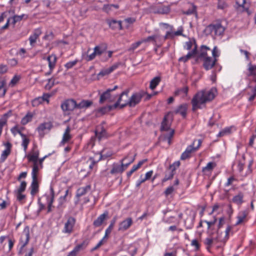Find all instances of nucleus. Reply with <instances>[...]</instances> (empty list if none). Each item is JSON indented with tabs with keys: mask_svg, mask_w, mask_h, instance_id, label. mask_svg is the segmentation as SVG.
Here are the masks:
<instances>
[{
	"mask_svg": "<svg viewBox=\"0 0 256 256\" xmlns=\"http://www.w3.org/2000/svg\"><path fill=\"white\" fill-rule=\"evenodd\" d=\"M54 84V80L52 78L48 79V82L46 86V88L48 89H50Z\"/></svg>",
	"mask_w": 256,
	"mask_h": 256,
	"instance_id": "57",
	"label": "nucleus"
},
{
	"mask_svg": "<svg viewBox=\"0 0 256 256\" xmlns=\"http://www.w3.org/2000/svg\"><path fill=\"white\" fill-rule=\"evenodd\" d=\"M96 54L94 51V52L92 53L87 55L86 58V60L87 61L92 60L96 58Z\"/></svg>",
	"mask_w": 256,
	"mask_h": 256,
	"instance_id": "58",
	"label": "nucleus"
},
{
	"mask_svg": "<svg viewBox=\"0 0 256 256\" xmlns=\"http://www.w3.org/2000/svg\"><path fill=\"white\" fill-rule=\"evenodd\" d=\"M128 156H126L122 160H120V166H122V168H124V171L125 170L128 166L132 163L133 162L134 160V157H131L128 162H126V160L128 158Z\"/></svg>",
	"mask_w": 256,
	"mask_h": 256,
	"instance_id": "26",
	"label": "nucleus"
},
{
	"mask_svg": "<svg viewBox=\"0 0 256 256\" xmlns=\"http://www.w3.org/2000/svg\"><path fill=\"white\" fill-rule=\"evenodd\" d=\"M203 60V66L206 70L212 69L216 64L217 62V58H212L211 57H206Z\"/></svg>",
	"mask_w": 256,
	"mask_h": 256,
	"instance_id": "10",
	"label": "nucleus"
},
{
	"mask_svg": "<svg viewBox=\"0 0 256 256\" xmlns=\"http://www.w3.org/2000/svg\"><path fill=\"white\" fill-rule=\"evenodd\" d=\"M124 172L122 166L118 164H114L112 166V168L110 171V173L112 174H121Z\"/></svg>",
	"mask_w": 256,
	"mask_h": 256,
	"instance_id": "29",
	"label": "nucleus"
},
{
	"mask_svg": "<svg viewBox=\"0 0 256 256\" xmlns=\"http://www.w3.org/2000/svg\"><path fill=\"white\" fill-rule=\"evenodd\" d=\"M4 145L6 146V149L3 151L1 155V160L2 161H4L10 154L12 146V144L10 142H6L4 144Z\"/></svg>",
	"mask_w": 256,
	"mask_h": 256,
	"instance_id": "20",
	"label": "nucleus"
},
{
	"mask_svg": "<svg viewBox=\"0 0 256 256\" xmlns=\"http://www.w3.org/2000/svg\"><path fill=\"white\" fill-rule=\"evenodd\" d=\"M192 45H193V40L192 41L190 40L188 42H186L185 43L184 48H186L187 50H190L192 48Z\"/></svg>",
	"mask_w": 256,
	"mask_h": 256,
	"instance_id": "59",
	"label": "nucleus"
},
{
	"mask_svg": "<svg viewBox=\"0 0 256 256\" xmlns=\"http://www.w3.org/2000/svg\"><path fill=\"white\" fill-rule=\"evenodd\" d=\"M108 212L107 211L104 212L102 214H100L96 220H94L93 224L96 227L100 226L104 220L106 219L108 216Z\"/></svg>",
	"mask_w": 256,
	"mask_h": 256,
	"instance_id": "16",
	"label": "nucleus"
},
{
	"mask_svg": "<svg viewBox=\"0 0 256 256\" xmlns=\"http://www.w3.org/2000/svg\"><path fill=\"white\" fill-rule=\"evenodd\" d=\"M45 196L46 198L48 200V212H50L52 211V204L54 201V188L52 186L50 187V196L46 194Z\"/></svg>",
	"mask_w": 256,
	"mask_h": 256,
	"instance_id": "14",
	"label": "nucleus"
},
{
	"mask_svg": "<svg viewBox=\"0 0 256 256\" xmlns=\"http://www.w3.org/2000/svg\"><path fill=\"white\" fill-rule=\"evenodd\" d=\"M174 130H172L170 133L165 137V140H167L168 141V142L169 144H170V140L171 138H172L174 134Z\"/></svg>",
	"mask_w": 256,
	"mask_h": 256,
	"instance_id": "60",
	"label": "nucleus"
},
{
	"mask_svg": "<svg viewBox=\"0 0 256 256\" xmlns=\"http://www.w3.org/2000/svg\"><path fill=\"white\" fill-rule=\"evenodd\" d=\"M12 111L10 110L8 112L3 114L2 118L0 119V122L4 125H5L7 122L8 118L12 116Z\"/></svg>",
	"mask_w": 256,
	"mask_h": 256,
	"instance_id": "41",
	"label": "nucleus"
},
{
	"mask_svg": "<svg viewBox=\"0 0 256 256\" xmlns=\"http://www.w3.org/2000/svg\"><path fill=\"white\" fill-rule=\"evenodd\" d=\"M210 50V49L208 46L202 45L200 46V52L198 56V58L204 59L206 57H208V56L207 51Z\"/></svg>",
	"mask_w": 256,
	"mask_h": 256,
	"instance_id": "23",
	"label": "nucleus"
},
{
	"mask_svg": "<svg viewBox=\"0 0 256 256\" xmlns=\"http://www.w3.org/2000/svg\"><path fill=\"white\" fill-rule=\"evenodd\" d=\"M105 124V122H102L101 124L97 127L95 131V134L99 140H100L103 138H107L108 137L106 130L103 126V124Z\"/></svg>",
	"mask_w": 256,
	"mask_h": 256,
	"instance_id": "9",
	"label": "nucleus"
},
{
	"mask_svg": "<svg viewBox=\"0 0 256 256\" xmlns=\"http://www.w3.org/2000/svg\"><path fill=\"white\" fill-rule=\"evenodd\" d=\"M170 129V125L168 124L167 121V118L166 116H164L163 121L162 122L161 124V130H165L167 131Z\"/></svg>",
	"mask_w": 256,
	"mask_h": 256,
	"instance_id": "45",
	"label": "nucleus"
},
{
	"mask_svg": "<svg viewBox=\"0 0 256 256\" xmlns=\"http://www.w3.org/2000/svg\"><path fill=\"white\" fill-rule=\"evenodd\" d=\"M188 90L189 88L187 86L177 88L174 92V95L175 96H181L182 98H185L188 95Z\"/></svg>",
	"mask_w": 256,
	"mask_h": 256,
	"instance_id": "19",
	"label": "nucleus"
},
{
	"mask_svg": "<svg viewBox=\"0 0 256 256\" xmlns=\"http://www.w3.org/2000/svg\"><path fill=\"white\" fill-rule=\"evenodd\" d=\"M244 194L242 192H239L237 195L233 197L232 201L238 205H241L244 202Z\"/></svg>",
	"mask_w": 256,
	"mask_h": 256,
	"instance_id": "28",
	"label": "nucleus"
},
{
	"mask_svg": "<svg viewBox=\"0 0 256 256\" xmlns=\"http://www.w3.org/2000/svg\"><path fill=\"white\" fill-rule=\"evenodd\" d=\"M174 37V34L170 32H167L166 33V34L164 36V40H166L168 38H172Z\"/></svg>",
	"mask_w": 256,
	"mask_h": 256,
	"instance_id": "64",
	"label": "nucleus"
},
{
	"mask_svg": "<svg viewBox=\"0 0 256 256\" xmlns=\"http://www.w3.org/2000/svg\"><path fill=\"white\" fill-rule=\"evenodd\" d=\"M225 28L220 22H216L208 26L204 31L208 34H212L213 32L215 35L220 36L223 34Z\"/></svg>",
	"mask_w": 256,
	"mask_h": 256,
	"instance_id": "4",
	"label": "nucleus"
},
{
	"mask_svg": "<svg viewBox=\"0 0 256 256\" xmlns=\"http://www.w3.org/2000/svg\"><path fill=\"white\" fill-rule=\"evenodd\" d=\"M107 22L109 26L114 30L122 29V22L120 20H108Z\"/></svg>",
	"mask_w": 256,
	"mask_h": 256,
	"instance_id": "18",
	"label": "nucleus"
},
{
	"mask_svg": "<svg viewBox=\"0 0 256 256\" xmlns=\"http://www.w3.org/2000/svg\"><path fill=\"white\" fill-rule=\"evenodd\" d=\"M70 126H67L66 128L64 133V134L63 136H62V143L64 144V143L68 142L69 141L71 138L72 136L70 134Z\"/></svg>",
	"mask_w": 256,
	"mask_h": 256,
	"instance_id": "33",
	"label": "nucleus"
},
{
	"mask_svg": "<svg viewBox=\"0 0 256 256\" xmlns=\"http://www.w3.org/2000/svg\"><path fill=\"white\" fill-rule=\"evenodd\" d=\"M18 134L22 138V146L24 147V151H26L28 148V146L30 142V140L28 138H27L26 135L22 133V132H18Z\"/></svg>",
	"mask_w": 256,
	"mask_h": 256,
	"instance_id": "37",
	"label": "nucleus"
},
{
	"mask_svg": "<svg viewBox=\"0 0 256 256\" xmlns=\"http://www.w3.org/2000/svg\"><path fill=\"white\" fill-rule=\"evenodd\" d=\"M60 107L63 111H72L77 108V103L74 99H68L64 101Z\"/></svg>",
	"mask_w": 256,
	"mask_h": 256,
	"instance_id": "8",
	"label": "nucleus"
},
{
	"mask_svg": "<svg viewBox=\"0 0 256 256\" xmlns=\"http://www.w3.org/2000/svg\"><path fill=\"white\" fill-rule=\"evenodd\" d=\"M47 60L48 62V66L50 70H52L54 68L56 62L57 58L55 54H52L47 58Z\"/></svg>",
	"mask_w": 256,
	"mask_h": 256,
	"instance_id": "24",
	"label": "nucleus"
},
{
	"mask_svg": "<svg viewBox=\"0 0 256 256\" xmlns=\"http://www.w3.org/2000/svg\"><path fill=\"white\" fill-rule=\"evenodd\" d=\"M78 62V60H76L74 61L69 62H67L65 65V67L67 69H70L72 68L73 66H74Z\"/></svg>",
	"mask_w": 256,
	"mask_h": 256,
	"instance_id": "53",
	"label": "nucleus"
},
{
	"mask_svg": "<svg viewBox=\"0 0 256 256\" xmlns=\"http://www.w3.org/2000/svg\"><path fill=\"white\" fill-rule=\"evenodd\" d=\"M232 228L230 226H228L225 231V236L223 238H221L220 236L218 235V236L216 238H206L204 243L207 246V249L209 250L210 248L212 246V244L214 242H222L224 244L227 240L229 238V234L231 231ZM218 234V232H217Z\"/></svg>",
	"mask_w": 256,
	"mask_h": 256,
	"instance_id": "3",
	"label": "nucleus"
},
{
	"mask_svg": "<svg viewBox=\"0 0 256 256\" xmlns=\"http://www.w3.org/2000/svg\"><path fill=\"white\" fill-rule=\"evenodd\" d=\"M110 73H111V72L110 71L109 68H108L104 69V70H103L102 71H100L98 74V78H100L102 77V76H104L108 75Z\"/></svg>",
	"mask_w": 256,
	"mask_h": 256,
	"instance_id": "52",
	"label": "nucleus"
},
{
	"mask_svg": "<svg viewBox=\"0 0 256 256\" xmlns=\"http://www.w3.org/2000/svg\"><path fill=\"white\" fill-rule=\"evenodd\" d=\"M161 80V78L160 76H156L152 78L150 82V88L151 90H154L156 86L159 84Z\"/></svg>",
	"mask_w": 256,
	"mask_h": 256,
	"instance_id": "35",
	"label": "nucleus"
},
{
	"mask_svg": "<svg viewBox=\"0 0 256 256\" xmlns=\"http://www.w3.org/2000/svg\"><path fill=\"white\" fill-rule=\"evenodd\" d=\"M174 172L172 170H169L168 168L166 171V172L165 176L164 178L162 179V182H164L168 180L172 179L174 177Z\"/></svg>",
	"mask_w": 256,
	"mask_h": 256,
	"instance_id": "39",
	"label": "nucleus"
},
{
	"mask_svg": "<svg viewBox=\"0 0 256 256\" xmlns=\"http://www.w3.org/2000/svg\"><path fill=\"white\" fill-rule=\"evenodd\" d=\"M106 48H102L100 46H97L94 47V50L96 56H100L106 50Z\"/></svg>",
	"mask_w": 256,
	"mask_h": 256,
	"instance_id": "49",
	"label": "nucleus"
},
{
	"mask_svg": "<svg viewBox=\"0 0 256 256\" xmlns=\"http://www.w3.org/2000/svg\"><path fill=\"white\" fill-rule=\"evenodd\" d=\"M92 102L90 100H82L79 104H77V108L82 109L88 108L92 104Z\"/></svg>",
	"mask_w": 256,
	"mask_h": 256,
	"instance_id": "31",
	"label": "nucleus"
},
{
	"mask_svg": "<svg viewBox=\"0 0 256 256\" xmlns=\"http://www.w3.org/2000/svg\"><path fill=\"white\" fill-rule=\"evenodd\" d=\"M180 161L174 162V164H170L168 166V170H172L175 172L176 168H178L180 166Z\"/></svg>",
	"mask_w": 256,
	"mask_h": 256,
	"instance_id": "47",
	"label": "nucleus"
},
{
	"mask_svg": "<svg viewBox=\"0 0 256 256\" xmlns=\"http://www.w3.org/2000/svg\"><path fill=\"white\" fill-rule=\"evenodd\" d=\"M216 166V164L214 162H210L207 165L202 168V171L204 172H211L212 170Z\"/></svg>",
	"mask_w": 256,
	"mask_h": 256,
	"instance_id": "38",
	"label": "nucleus"
},
{
	"mask_svg": "<svg viewBox=\"0 0 256 256\" xmlns=\"http://www.w3.org/2000/svg\"><path fill=\"white\" fill-rule=\"evenodd\" d=\"M188 105L186 104H183L180 105L177 108L174 110L172 113L173 114H180L184 118H185L187 114Z\"/></svg>",
	"mask_w": 256,
	"mask_h": 256,
	"instance_id": "12",
	"label": "nucleus"
},
{
	"mask_svg": "<svg viewBox=\"0 0 256 256\" xmlns=\"http://www.w3.org/2000/svg\"><path fill=\"white\" fill-rule=\"evenodd\" d=\"M6 82L4 80H0V97L4 96L6 89L4 87Z\"/></svg>",
	"mask_w": 256,
	"mask_h": 256,
	"instance_id": "46",
	"label": "nucleus"
},
{
	"mask_svg": "<svg viewBox=\"0 0 256 256\" xmlns=\"http://www.w3.org/2000/svg\"><path fill=\"white\" fill-rule=\"evenodd\" d=\"M110 90H107L100 95L99 100L100 104H103L106 100L110 98Z\"/></svg>",
	"mask_w": 256,
	"mask_h": 256,
	"instance_id": "34",
	"label": "nucleus"
},
{
	"mask_svg": "<svg viewBox=\"0 0 256 256\" xmlns=\"http://www.w3.org/2000/svg\"><path fill=\"white\" fill-rule=\"evenodd\" d=\"M230 132L231 128H226L219 132L218 134V136H222L226 134H230Z\"/></svg>",
	"mask_w": 256,
	"mask_h": 256,
	"instance_id": "51",
	"label": "nucleus"
},
{
	"mask_svg": "<svg viewBox=\"0 0 256 256\" xmlns=\"http://www.w3.org/2000/svg\"><path fill=\"white\" fill-rule=\"evenodd\" d=\"M39 189V184L38 179H32L30 186V194L34 196L38 192Z\"/></svg>",
	"mask_w": 256,
	"mask_h": 256,
	"instance_id": "21",
	"label": "nucleus"
},
{
	"mask_svg": "<svg viewBox=\"0 0 256 256\" xmlns=\"http://www.w3.org/2000/svg\"><path fill=\"white\" fill-rule=\"evenodd\" d=\"M53 125L51 122H44L41 124L37 128L38 132L41 134L42 132L45 130H50Z\"/></svg>",
	"mask_w": 256,
	"mask_h": 256,
	"instance_id": "22",
	"label": "nucleus"
},
{
	"mask_svg": "<svg viewBox=\"0 0 256 256\" xmlns=\"http://www.w3.org/2000/svg\"><path fill=\"white\" fill-rule=\"evenodd\" d=\"M132 223V218H128L126 220H123L119 224L118 230L124 231L128 229Z\"/></svg>",
	"mask_w": 256,
	"mask_h": 256,
	"instance_id": "15",
	"label": "nucleus"
},
{
	"mask_svg": "<svg viewBox=\"0 0 256 256\" xmlns=\"http://www.w3.org/2000/svg\"><path fill=\"white\" fill-rule=\"evenodd\" d=\"M248 214V210L239 212L237 216L238 221L236 222V224L238 225L246 221V218Z\"/></svg>",
	"mask_w": 256,
	"mask_h": 256,
	"instance_id": "17",
	"label": "nucleus"
},
{
	"mask_svg": "<svg viewBox=\"0 0 256 256\" xmlns=\"http://www.w3.org/2000/svg\"><path fill=\"white\" fill-rule=\"evenodd\" d=\"M214 92L216 89L213 88L208 91L203 90L196 92L192 100V110L201 108V104L212 101L216 96Z\"/></svg>",
	"mask_w": 256,
	"mask_h": 256,
	"instance_id": "1",
	"label": "nucleus"
},
{
	"mask_svg": "<svg viewBox=\"0 0 256 256\" xmlns=\"http://www.w3.org/2000/svg\"><path fill=\"white\" fill-rule=\"evenodd\" d=\"M39 156L38 151L34 152L32 154L28 155V158L30 162H32L34 164H38V160Z\"/></svg>",
	"mask_w": 256,
	"mask_h": 256,
	"instance_id": "36",
	"label": "nucleus"
},
{
	"mask_svg": "<svg viewBox=\"0 0 256 256\" xmlns=\"http://www.w3.org/2000/svg\"><path fill=\"white\" fill-rule=\"evenodd\" d=\"M88 242L85 240L81 244H80L76 246L74 250L70 252L67 256H76L78 252L85 249L86 246L88 245Z\"/></svg>",
	"mask_w": 256,
	"mask_h": 256,
	"instance_id": "11",
	"label": "nucleus"
},
{
	"mask_svg": "<svg viewBox=\"0 0 256 256\" xmlns=\"http://www.w3.org/2000/svg\"><path fill=\"white\" fill-rule=\"evenodd\" d=\"M159 38V36L156 34L148 36L147 38L142 40L143 42L152 41L154 44H156V40Z\"/></svg>",
	"mask_w": 256,
	"mask_h": 256,
	"instance_id": "44",
	"label": "nucleus"
},
{
	"mask_svg": "<svg viewBox=\"0 0 256 256\" xmlns=\"http://www.w3.org/2000/svg\"><path fill=\"white\" fill-rule=\"evenodd\" d=\"M41 30L40 28H38L34 30V34L30 36L29 40L31 45H33L36 42L37 38L41 34Z\"/></svg>",
	"mask_w": 256,
	"mask_h": 256,
	"instance_id": "27",
	"label": "nucleus"
},
{
	"mask_svg": "<svg viewBox=\"0 0 256 256\" xmlns=\"http://www.w3.org/2000/svg\"><path fill=\"white\" fill-rule=\"evenodd\" d=\"M146 92L144 91L134 93L128 100H124V103H120V108H122L126 106L134 107L140 102L142 98L144 96Z\"/></svg>",
	"mask_w": 256,
	"mask_h": 256,
	"instance_id": "2",
	"label": "nucleus"
},
{
	"mask_svg": "<svg viewBox=\"0 0 256 256\" xmlns=\"http://www.w3.org/2000/svg\"><path fill=\"white\" fill-rule=\"evenodd\" d=\"M26 186V182L25 181H22L20 183V184L18 189V192L19 193H22L24 192Z\"/></svg>",
	"mask_w": 256,
	"mask_h": 256,
	"instance_id": "50",
	"label": "nucleus"
},
{
	"mask_svg": "<svg viewBox=\"0 0 256 256\" xmlns=\"http://www.w3.org/2000/svg\"><path fill=\"white\" fill-rule=\"evenodd\" d=\"M143 42L142 40L138 41L135 43L132 44L131 45L130 48L129 50H134L140 44H141Z\"/></svg>",
	"mask_w": 256,
	"mask_h": 256,
	"instance_id": "55",
	"label": "nucleus"
},
{
	"mask_svg": "<svg viewBox=\"0 0 256 256\" xmlns=\"http://www.w3.org/2000/svg\"><path fill=\"white\" fill-rule=\"evenodd\" d=\"M75 223L76 219L72 216L69 217L64 224V232L68 234L71 233Z\"/></svg>",
	"mask_w": 256,
	"mask_h": 256,
	"instance_id": "13",
	"label": "nucleus"
},
{
	"mask_svg": "<svg viewBox=\"0 0 256 256\" xmlns=\"http://www.w3.org/2000/svg\"><path fill=\"white\" fill-rule=\"evenodd\" d=\"M30 240V228L28 226L24 228L22 234L21 236L20 243L21 244V248L18 252L20 254H23V249L28 244Z\"/></svg>",
	"mask_w": 256,
	"mask_h": 256,
	"instance_id": "7",
	"label": "nucleus"
},
{
	"mask_svg": "<svg viewBox=\"0 0 256 256\" xmlns=\"http://www.w3.org/2000/svg\"><path fill=\"white\" fill-rule=\"evenodd\" d=\"M24 14H22L21 16L15 15L12 17V24H15L18 22H20L22 20Z\"/></svg>",
	"mask_w": 256,
	"mask_h": 256,
	"instance_id": "54",
	"label": "nucleus"
},
{
	"mask_svg": "<svg viewBox=\"0 0 256 256\" xmlns=\"http://www.w3.org/2000/svg\"><path fill=\"white\" fill-rule=\"evenodd\" d=\"M250 66L248 68V70L250 72L248 76L256 75V73L254 72L256 70V66H252L250 64Z\"/></svg>",
	"mask_w": 256,
	"mask_h": 256,
	"instance_id": "56",
	"label": "nucleus"
},
{
	"mask_svg": "<svg viewBox=\"0 0 256 256\" xmlns=\"http://www.w3.org/2000/svg\"><path fill=\"white\" fill-rule=\"evenodd\" d=\"M32 114L30 112H28L22 119L21 120V124L22 125H25L28 124V122H30L32 118Z\"/></svg>",
	"mask_w": 256,
	"mask_h": 256,
	"instance_id": "42",
	"label": "nucleus"
},
{
	"mask_svg": "<svg viewBox=\"0 0 256 256\" xmlns=\"http://www.w3.org/2000/svg\"><path fill=\"white\" fill-rule=\"evenodd\" d=\"M39 170L38 164H34L32 170V178L38 179V174Z\"/></svg>",
	"mask_w": 256,
	"mask_h": 256,
	"instance_id": "43",
	"label": "nucleus"
},
{
	"mask_svg": "<svg viewBox=\"0 0 256 256\" xmlns=\"http://www.w3.org/2000/svg\"><path fill=\"white\" fill-rule=\"evenodd\" d=\"M248 88H250L252 92V94L248 98V100L252 102L256 96V86L255 87H252V86H248Z\"/></svg>",
	"mask_w": 256,
	"mask_h": 256,
	"instance_id": "48",
	"label": "nucleus"
},
{
	"mask_svg": "<svg viewBox=\"0 0 256 256\" xmlns=\"http://www.w3.org/2000/svg\"><path fill=\"white\" fill-rule=\"evenodd\" d=\"M128 92H129L128 90H126L124 91L123 92H122L120 94L117 102L114 104L108 105V106H106L100 108L98 110V112L101 113L102 114H106V112L112 110L116 108L118 106H120V102L122 100V96L124 95H126V96H127V94H128Z\"/></svg>",
	"mask_w": 256,
	"mask_h": 256,
	"instance_id": "6",
	"label": "nucleus"
},
{
	"mask_svg": "<svg viewBox=\"0 0 256 256\" xmlns=\"http://www.w3.org/2000/svg\"><path fill=\"white\" fill-rule=\"evenodd\" d=\"M202 140H195L192 144L188 146L186 150L180 156L181 160H185L190 157V154L192 152L196 151L201 146Z\"/></svg>",
	"mask_w": 256,
	"mask_h": 256,
	"instance_id": "5",
	"label": "nucleus"
},
{
	"mask_svg": "<svg viewBox=\"0 0 256 256\" xmlns=\"http://www.w3.org/2000/svg\"><path fill=\"white\" fill-rule=\"evenodd\" d=\"M20 78L18 76H15L11 80L10 84L12 86L16 84L20 80Z\"/></svg>",
	"mask_w": 256,
	"mask_h": 256,
	"instance_id": "63",
	"label": "nucleus"
},
{
	"mask_svg": "<svg viewBox=\"0 0 256 256\" xmlns=\"http://www.w3.org/2000/svg\"><path fill=\"white\" fill-rule=\"evenodd\" d=\"M90 185H88L84 187L80 188L77 190L76 196L80 197L86 194L88 192H90Z\"/></svg>",
	"mask_w": 256,
	"mask_h": 256,
	"instance_id": "30",
	"label": "nucleus"
},
{
	"mask_svg": "<svg viewBox=\"0 0 256 256\" xmlns=\"http://www.w3.org/2000/svg\"><path fill=\"white\" fill-rule=\"evenodd\" d=\"M170 12V8L168 6H163L158 8L155 13L160 14H168Z\"/></svg>",
	"mask_w": 256,
	"mask_h": 256,
	"instance_id": "40",
	"label": "nucleus"
},
{
	"mask_svg": "<svg viewBox=\"0 0 256 256\" xmlns=\"http://www.w3.org/2000/svg\"><path fill=\"white\" fill-rule=\"evenodd\" d=\"M117 216H115L113 218L112 220L110 221V224L108 228L106 230L104 238H107L108 234L111 232L116 222Z\"/></svg>",
	"mask_w": 256,
	"mask_h": 256,
	"instance_id": "32",
	"label": "nucleus"
},
{
	"mask_svg": "<svg viewBox=\"0 0 256 256\" xmlns=\"http://www.w3.org/2000/svg\"><path fill=\"white\" fill-rule=\"evenodd\" d=\"M174 190V188L172 186H170L168 187L164 192V194L166 196H168L169 194H171Z\"/></svg>",
	"mask_w": 256,
	"mask_h": 256,
	"instance_id": "61",
	"label": "nucleus"
},
{
	"mask_svg": "<svg viewBox=\"0 0 256 256\" xmlns=\"http://www.w3.org/2000/svg\"><path fill=\"white\" fill-rule=\"evenodd\" d=\"M147 160V159H144L140 161L137 164L134 165L131 170L127 172V176L128 178L130 177L132 173L138 170Z\"/></svg>",
	"mask_w": 256,
	"mask_h": 256,
	"instance_id": "25",
	"label": "nucleus"
},
{
	"mask_svg": "<svg viewBox=\"0 0 256 256\" xmlns=\"http://www.w3.org/2000/svg\"><path fill=\"white\" fill-rule=\"evenodd\" d=\"M196 12V8L195 6H193L192 8L189 9L184 12L186 15L191 14Z\"/></svg>",
	"mask_w": 256,
	"mask_h": 256,
	"instance_id": "62",
	"label": "nucleus"
}]
</instances>
